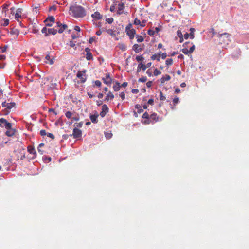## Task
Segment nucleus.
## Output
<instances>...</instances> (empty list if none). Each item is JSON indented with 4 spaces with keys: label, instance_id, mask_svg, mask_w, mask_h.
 <instances>
[{
    "label": "nucleus",
    "instance_id": "nucleus-1",
    "mask_svg": "<svg viewBox=\"0 0 249 249\" xmlns=\"http://www.w3.org/2000/svg\"><path fill=\"white\" fill-rule=\"evenodd\" d=\"M70 14L75 18H82L86 15L85 9L80 5H73L70 7Z\"/></svg>",
    "mask_w": 249,
    "mask_h": 249
},
{
    "label": "nucleus",
    "instance_id": "nucleus-2",
    "mask_svg": "<svg viewBox=\"0 0 249 249\" xmlns=\"http://www.w3.org/2000/svg\"><path fill=\"white\" fill-rule=\"evenodd\" d=\"M183 48L181 50V52L186 55L192 53L195 49V46L192 42H186L183 45Z\"/></svg>",
    "mask_w": 249,
    "mask_h": 249
},
{
    "label": "nucleus",
    "instance_id": "nucleus-3",
    "mask_svg": "<svg viewBox=\"0 0 249 249\" xmlns=\"http://www.w3.org/2000/svg\"><path fill=\"white\" fill-rule=\"evenodd\" d=\"M219 42L221 44H228L231 42V36L227 33L219 35Z\"/></svg>",
    "mask_w": 249,
    "mask_h": 249
},
{
    "label": "nucleus",
    "instance_id": "nucleus-4",
    "mask_svg": "<svg viewBox=\"0 0 249 249\" xmlns=\"http://www.w3.org/2000/svg\"><path fill=\"white\" fill-rule=\"evenodd\" d=\"M125 32L130 39H133L134 38L136 31L134 29L132 28V24L131 23L128 24L126 27Z\"/></svg>",
    "mask_w": 249,
    "mask_h": 249
},
{
    "label": "nucleus",
    "instance_id": "nucleus-5",
    "mask_svg": "<svg viewBox=\"0 0 249 249\" xmlns=\"http://www.w3.org/2000/svg\"><path fill=\"white\" fill-rule=\"evenodd\" d=\"M14 153L15 154L16 160L17 161L22 160L25 158V154L23 153L20 149L15 150Z\"/></svg>",
    "mask_w": 249,
    "mask_h": 249
},
{
    "label": "nucleus",
    "instance_id": "nucleus-6",
    "mask_svg": "<svg viewBox=\"0 0 249 249\" xmlns=\"http://www.w3.org/2000/svg\"><path fill=\"white\" fill-rule=\"evenodd\" d=\"M16 104L14 102L7 103V107L2 111V114L4 115H8L12 108L15 107Z\"/></svg>",
    "mask_w": 249,
    "mask_h": 249
},
{
    "label": "nucleus",
    "instance_id": "nucleus-7",
    "mask_svg": "<svg viewBox=\"0 0 249 249\" xmlns=\"http://www.w3.org/2000/svg\"><path fill=\"white\" fill-rule=\"evenodd\" d=\"M67 27L68 26L66 24H62L59 21L56 22V25L55 26V28H59L58 30L59 33H62Z\"/></svg>",
    "mask_w": 249,
    "mask_h": 249
},
{
    "label": "nucleus",
    "instance_id": "nucleus-8",
    "mask_svg": "<svg viewBox=\"0 0 249 249\" xmlns=\"http://www.w3.org/2000/svg\"><path fill=\"white\" fill-rule=\"evenodd\" d=\"M86 71H79L77 73V77L80 80V82L83 83L86 80V75L84 74L85 73Z\"/></svg>",
    "mask_w": 249,
    "mask_h": 249
},
{
    "label": "nucleus",
    "instance_id": "nucleus-9",
    "mask_svg": "<svg viewBox=\"0 0 249 249\" xmlns=\"http://www.w3.org/2000/svg\"><path fill=\"white\" fill-rule=\"evenodd\" d=\"M9 34L13 37L14 38H17L19 34V31L18 29L13 27L10 29Z\"/></svg>",
    "mask_w": 249,
    "mask_h": 249
},
{
    "label": "nucleus",
    "instance_id": "nucleus-10",
    "mask_svg": "<svg viewBox=\"0 0 249 249\" xmlns=\"http://www.w3.org/2000/svg\"><path fill=\"white\" fill-rule=\"evenodd\" d=\"M46 26L51 27L55 22V18L53 16L48 17L44 21Z\"/></svg>",
    "mask_w": 249,
    "mask_h": 249
},
{
    "label": "nucleus",
    "instance_id": "nucleus-11",
    "mask_svg": "<svg viewBox=\"0 0 249 249\" xmlns=\"http://www.w3.org/2000/svg\"><path fill=\"white\" fill-rule=\"evenodd\" d=\"M71 136H73L74 138H79L82 136V131L75 127L73 129V133Z\"/></svg>",
    "mask_w": 249,
    "mask_h": 249
},
{
    "label": "nucleus",
    "instance_id": "nucleus-12",
    "mask_svg": "<svg viewBox=\"0 0 249 249\" xmlns=\"http://www.w3.org/2000/svg\"><path fill=\"white\" fill-rule=\"evenodd\" d=\"M102 80L105 84L107 85H110L112 82V79L110 77L109 73L107 74L105 77L102 78Z\"/></svg>",
    "mask_w": 249,
    "mask_h": 249
},
{
    "label": "nucleus",
    "instance_id": "nucleus-13",
    "mask_svg": "<svg viewBox=\"0 0 249 249\" xmlns=\"http://www.w3.org/2000/svg\"><path fill=\"white\" fill-rule=\"evenodd\" d=\"M151 65V62L148 63L146 65L143 64L142 63H140V64H139V65L138 66L137 71L138 72H140L141 71V67H143V71H145L147 68L150 67Z\"/></svg>",
    "mask_w": 249,
    "mask_h": 249
},
{
    "label": "nucleus",
    "instance_id": "nucleus-14",
    "mask_svg": "<svg viewBox=\"0 0 249 249\" xmlns=\"http://www.w3.org/2000/svg\"><path fill=\"white\" fill-rule=\"evenodd\" d=\"M0 123L3 125V127L5 128H10L12 127V124L7 122V121L3 118L0 119Z\"/></svg>",
    "mask_w": 249,
    "mask_h": 249
},
{
    "label": "nucleus",
    "instance_id": "nucleus-15",
    "mask_svg": "<svg viewBox=\"0 0 249 249\" xmlns=\"http://www.w3.org/2000/svg\"><path fill=\"white\" fill-rule=\"evenodd\" d=\"M109 111V109L107 105L104 104L102 106V111L100 112V115L102 117H104Z\"/></svg>",
    "mask_w": 249,
    "mask_h": 249
},
{
    "label": "nucleus",
    "instance_id": "nucleus-16",
    "mask_svg": "<svg viewBox=\"0 0 249 249\" xmlns=\"http://www.w3.org/2000/svg\"><path fill=\"white\" fill-rule=\"evenodd\" d=\"M91 16L95 20H100L103 18V15L98 11L95 12Z\"/></svg>",
    "mask_w": 249,
    "mask_h": 249
},
{
    "label": "nucleus",
    "instance_id": "nucleus-17",
    "mask_svg": "<svg viewBox=\"0 0 249 249\" xmlns=\"http://www.w3.org/2000/svg\"><path fill=\"white\" fill-rule=\"evenodd\" d=\"M124 8V3L121 2L119 3L117 7V13L119 15L122 14L123 13V9Z\"/></svg>",
    "mask_w": 249,
    "mask_h": 249
},
{
    "label": "nucleus",
    "instance_id": "nucleus-18",
    "mask_svg": "<svg viewBox=\"0 0 249 249\" xmlns=\"http://www.w3.org/2000/svg\"><path fill=\"white\" fill-rule=\"evenodd\" d=\"M149 119L150 121H148V123H149L150 122L153 123L157 122L158 121L159 118L156 113H153L150 115Z\"/></svg>",
    "mask_w": 249,
    "mask_h": 249
},
{
    "label": "nucleus",
    "instance_id": "nucleus-19",
    "mask_svg": "<svg viewBox=\"0 0 249 249\" xmlns=\"http://www.w3.org/2000/svg\"><path fill=\"white\" fill-rule=\"evenodd\" d=\"M85 51L86 52V58L87 60H90L93 59V55L90 52V49L89 48H86Z\"/></svg>",
    "mask_w": 249,
    "mask_h": 249
},
{
    "label": "nucleus",
    "instance_id": "nucleus-20",
    "mask_svg": "<svg viewBox=\"0 0 249 249\" xmlns=\"http://www.w3.org/2000/svg\"><path fill=\"white\" fill-rule=\"evenodd\" d=\"M51 80V81L53 80V78L52 77H44L42 79V81H41V83L42 84H44V85H46V84H47V86L48 87H51V86H52L53 85L52 84L51 85H50L49 84H48V82H49V81Z\"/></svg>",
    "mask_w": 249,
    "mask_h": 249
},
{
    "label": "nucleus",
    "instance_id": "nucleus-21",
    "mask_svg": "<svg viewBox=\"0 0 249 249\" xmlns=\"http://www.w3.org/2000/svg\"><path fill=\"white\" fill-rule=\"evenodd\" d=\"M7 131L5 132L6 135L7 136H13L16 132L15 129L12 128V127L10 128H6Z\"/></svg>",
    "mask_w": 249,
    "mask_h": 249
},
{
    "label": "nucleus",
    "instance_id": "nucleus-22",
    "mask_svg": "<svg viewBox=\"0 0 249 249\" xmlns=\"http://www.w3.org/2000/svg\"><path fill=\"white\" fill-rule=\"evenodd\" d=\"M161 51H160L158 53L152 55L151 59L153 60H157L158 61H160L161 57Z\"/></svg>",
    "mask_w": 249,
    "mask_h": 249
},
{
    "label": "nucleus",
    "instance_id": "nucleus-23",
    "mask_svg": "<svg viewBox=\"0 0 249 249\" xmlns=\"http://www.w3.org/2000/svg\"><path fill=\"white\" fill-rule=\"evenodd\" d=\"M132 49L136 53H139L142 50L141 46L138 44H135L133 46Z\"/></svg>",
    "mask_w": 249,
    "mask_h": 249
},
{
    "label": "nucleus",
    "instance_id": "nucleus-24",
    "mask_svg": "<svg viewBox=\"0 0 249 249\" xmlns=\"http://www.w3.org/2000/svg\"><path fill=\"white\" fill-rule=\"evenodd\" d=\"M45 59L46 60V61H45V63L49 64L50 65H52L54 63L53 58H51V56H50L49 54H48L46 55Z\"/></svg>",
    "mask_w": 249,
    "mask_h": 249
},
{
    "label": "nucleus",
    "instance_id": "nucleus-25",
    "mask_svg": "<svg viewBox=\"0 0 249 249\" xmlns=\"http://www.w3.org/2000/svg\"><path fill=\"white\" fill-rule=\"evenodd\" d=\"M22 9L18 8V9L17 10L16 13L15 14V18L18 21H19V20H18V18H20L21 17V14L22 13Z\"/></svg>",
    "mask_w": 249,
    "mask_h": 249
},
{
    "label": "nucleus",
    "instance_id": "nucleus-26",
    "mask_svg": "<svg viewBox=\"0 0 249 249\" xmlns=\"http://www.w3.org/2000/svg\"><path fill=\"white\" fill-rule=\"evenodd\" d=\"M120 88H121L120 83L118 81L115 82V84L113 86V90L115 91H118L120 90Z\"/></svg>",
    "mask_w": 249,
    "mask_h": 249
},
{
    "label": "nucleus",
    "instance_id": "nucleus-27",
    "mask_svg": "<svg viewBox=\"0 0 249 249\" xmlns=\"http://www.w3.org/2000/svg\"><path fill=\"white\" fill-rule=\"evenodd\" d=\"M99 116L98 114H93L90 116V119L93 123H97L98 122L97 118Z\"/></svg>",
    "mask_w": 249,
    "mask_h": 249
},
{
    "label": "nucleus",
    "instance_id": "nucleus-28",
    "mask_svg": "<svg viewBox=\"0 0 249 249\" xmlns=\"http://www.w3.org/2000/svg\"><path fill=\"white\" fill-rule=\"evenodd\" d=\"M114 96L113 93L109 91L106 95V98L105 99V101H108L109 100H112L114 98Z\"/></svg>",
    "mask_w": 249,
    "mask_h": 249
},
{
    "label": "nucleus",
    "instance_id": "nucleus-29",
    "mask_svg": "<svg viewBox=\"0 0 249 249\" xmlns=\"http://www.w3.org/2000/svg\"><path fill=\"white\" fill-rule=\"evenodd\" d=\"M48 32L49 35L51 34L53 35H55L57 32V29L56 28H50L48 30Z\"/></svg>",
    "mask_w": 249,
    "mask_h": 249
},
{
    "label": "nucleus",
    "instance_id": "nucleus-30",
    "mask_svg": "<svg viewBox=\"0 0 249 249\" xmlns=\"http://www.w3.org/2000/svg\"><path fill=\"white\" fill-rule=\"evenodd\" d=\"M170 79H171V77H170V75H166L165 76L162 77L160 79V81H161V83L163 84V83H165V81H167L170 80Z\"/></svg>",
    "mask_w": 249,
    "mask_h": 249
},
{
    "label": "nucleus",
    "instance_id": "nucleus-31",
    "mask_svg": "<svg viewBox=\"0 0 249 249\" xmlns=\"http://www.w3.org/2000/svg\"><path fill=\"white\" fill-rule=\"evenodd\" d=\"M27 149L28 152H29L30 154H36V152L34 147L32 146H28Z\"/></svg>",
    "mask_w": 249,
    "mask_h": 249
},
{
    "label": "nucleus",
    "instance_id": "nucleus-32",
    "mask_svg": "<svg viewBox=\"0 0 249 249\" xmlns=\"http://www.w3.org/2000/svg\"><path fill=\"white\" fill-rule=\"evenodd\" d=\"M189 31H190V34H189L190 36V38L193 39L195 37L194 32L195 31V29L193 28H191L190 29Z\"/></svg>",
    "mask_w": 249,
    "mask_h": 249
},
{
    "label": "nucleus",
    "instance_id": "nucleus-33",
    "mask_svg": "<svg viewBox=\"0 0 249 249\" xmlns=\"http://www.w3.org/2000/svg\"><path fill=\"white\" fill-rule=\"evenodd\" d=\"M118 47L122 51H125L126 49V46L124 43H119Z\"/></svg>",
    "mask_w": 249,
    "mask_h": 249
},
{
    "label": "nucleus",
    "instance_id": "nucleus-34",
    "mask_svg": "<svg viewBox=\"0 0 249 249\" xmlns=\"http://www.w3.org/2000/svg\"><path fill=\"white\" fill-rule=\"evenodd\" d=\"M134 24L136 25H140L142 27H144L145 25V24H142L141 21L137 18L135 19Z\"/></svg>",
    "mask_w": 249,
    "mask_h": 249
},
{
    "label": "nucleus",
    "instance_id": "nucleus-35",
    "mask_svg": "<svg viewBox=\"0 0 249 249\" xmlns=\"http://www.w3.org/2000/svg\"><path fill=\"white\" fill-rule=\"evenodd\" d=\"M135 108L138 109V112L139 113H141L143 111V109L142 108V107L140 105L137 104L135 105Z\"/></svg>",
    "mask_w": 249,
    "mask_h": 249
},
{
    "label": "nucleus",
    "instance_id": "nucleus-36",
    "mask_svg": "<svg viewBox=\"0 0 249 249\" xmlns=\"http://www.w3.org/2000/svg\"><path fill=\"white\" fill-rule=\"evenodd\" d=\"M137 41L138 42H142L143 41L144 38L142 36L137 35L136 36Z\"/></svg>",
    "mask_w": 249,
    "mask_h": 249
},
{
    "label": "nucleus",
    "instance_id": "nucleus-37",
    "mask_svg": "<svg viewBox=\"0 0 249 249\" xmlns=\"http://www.w3.org/2000/svg\"><path fill=\"white\" fill-rule=\"evenodd\" d=\"M48 30V29H47L46 27H44L42 28L41 30L42 33L44 34L46 36L49 35Z\"/></svg>",
    "mask_w": 249,
    "mask_h": 249
},
{
    "label": "nucleus",
    "instance_id": "nucleus-38",
    "mask_svg": "<svg viewBox=\"0 0 249 249\" xmlns=\"http://www.w3.org/2000/svg\"><path fill=\"white\" fill-rule=\"evenodd\" d=\"M105 136L107 139H110L112 136V134L111 132H107L105 133Z\"/></svg>",
    "mask_w": 249,
    "mask_h": 249
},
{
    "label": "nucleus",
    "instance_id": "nucleus-39",
    "mask_svg": "<svg viewBox=\"0 0 249 249\" xmlns=\"http://www.w3.org/2000/svg\"><path fill=\"white\" fill-rule=\"evenodd\" d=\"M173 59L170 58V59H167L166 60V62H165V63H166V65H167V66H169V65H171L173 64Z\"/></svg>",
    "mask_w": 249,
    "mask_h": 249
},
{
    "label": "nucleus",
    "instance_id": "nucleus-40",
    "mask_svg": "<svg viewBox=\"0 0 249 249\" xmlns=\"http://www.w3.org/2000/svg\"><path fill=\"white\" fill-rule=\"evenodd\" d=\"M9 20L8 19H4L3 20V23H1V25L3 26H6L8 25Z\"/></svg>",
    "mask_w": 249,
    "mask_h": 249
},
{
    "label": "nucleus",
    "instance_id": "nucleus-41",
    "mask_svg": "<svg viewBox=\"0 0 249 249\" xmlns=\"http://www.w3.org/2000/svg\"><path fill=\"white\" fill-rule=\"evenodd\" d=\"M72 113L71 111H67L65 113V116L67 118L70 119L72 117Z\"/></svg>",
    "mask_w": 249,
    "mask_h": 249
},
{
    "label": "nucleus",
    "instance_id": "nucleus-42",
    "mask_svg": "<svg viewBox=\"0 0 249 249\" xmlns=\"http://www.w3.org/2000/svg\"><path fill=\"white\" fill-rule=\"evenodd\" d=\"M83 123L82 122H79V123H76L74 124V125L76 127L81 128L83 126Z\"/></svg>",
    "mask_w": 249,
    "mask_h": 249
},
{
    "label": "nucleus",
    "instance_id": "nucleus-43",
    "mask_svg": "<svg viewBox=\"0 0 249 249\" xmlns=\"http://www.w3.org/2000/svg\"><path fill=\"white\" fill-rule=\"evenodd\" d=\"M154 75L155 76H157L158 75H160L161 73L160 71H159L157 69H155L154 71Z\"/></svg>",
    "mask_w": 249,
    "mask_h": 249
},
{
    "label": "nucleus",
    "instance_id": "nucleus-44",
    "mask_svg": "<svg viewBox=\"0 0 249 249\" xmlns=\"http://www.w3.org/2000/svg\"><path fill=\"white\" fill-rule=\"evenodd\" d=\"M166 99L165 97L163 95L162 92L160 91V99L161 101H164Z\"/></svg>",
    "mask_w": 249,
    "mask_h": 249
},
{
    "label": "nucleus",
    "instance_id": "nucleus-45",
    "mask_svg": "<svg viewBox=\"0 0 249 249\" xmlns=\"http://www.w3.org/2000/svg\"><path fill=\"white\" fill-rule=\"evenodd\" d=\"M142 117L144 119H148L150 118V115H149V114L147 112H146L143 114Z\"/></svg>",
    "mask_w": 249,
    "mask_h": 249
},
{
    "label": "nucleus",
    "instance_id": "nucleus-46",
    "mask_svg": "<svg viewBox=\"0 0 249 249\" xmlns=\"http://www.w3.org/2000/svg\"><path fill=\"white\" fill-rule=\"evenodd\" d=\"M147 34L149 35L152 36H153L155 33L153 29H149L147 31Z\"/></svg>",
    "mask_w": 249,
    "mask_h": 249
},
{
    "label": "nucleus",
    "instance_id": "nucleus-47",
    "mask_svg": "<svg viewBox=\"0 0 249 249\" xmlns=\"http://www.w3.org/2000/svg\"><path fill=\"white\" fill-rule=\"evenodd\" d=\"M8 7V5L7 4H4L2 5V12H4V13H6V11L7 9V8Z\"/></svg>",
    "mask_w": 249,
    "mask_h": 249
},
{
    "label": "nucleus",
    "instance_id": "nucleus-48",
    "mask_svg": "<svg viewBox=\"0 0 249 249\" xmlns=\"http://www.w3.org/2000/svg\"><path fill=\"white\" fill-rule=\"evenodd\" d=\"M143 57L142 56H137L136 57V59L137 61H142L143 60Z\"/></svg>",
    "mask_w": 249,
    "mask_h": 249
},
{
    "label": "nucleus",
    "instance_id": "nucleus-49",
    "mask_svg": "<svg viewBox=\"0 0 249 249\" xmlns=\"http://www.w3.org/2000/svg\"><path fill=\"white\" fill-rule=\"evenodd\" d=\"M113 20H114V19H113V18H107V19H106V21L107 23H109V24L112 23L113 22Z\"/></svg>",
    "mask_w": 249,
    "mask_h": 249
},
{
    "label": "nucleus",
    "instance_id": "nucleus-50",
    "mask_svg": "<svg viewBox=\"0 0 249 249\" xmlns=\"http://www.w3.org/2000/svg\"><path fill=\"white\" fill-rule=\"evenodd\" d=\"M94 83H95V85L96 86H97V87H101V86L102 83H101V81H99V80H96V81L94 82Z\"/></svg>",
    "mask_w": 249,
    "mask_h": 249
},
{
    "label": "nucleus",
    "instance_id": "nucleus-51",
    "mask_svg": "<svg viewBox=\"0 0 249 249\" xmlns=\"http://www.w3.org/2000/svg\"><path fill=\"white\" fill-rule=\"evenodd\" d=\"M177 36H178V37L183 36L181 30H178L177 31Z\"/></svg>",
    "mask_w": 249,
    "mask_h": 249
},
{
    "label": "nucleus",
    "instance_id": "nucleus-52",
    "mask_svg": "<svg viewBox=\"0 0 249 249\" xmlns=\"http://www.w3.org/2000/svg\"><path fill=\"white\" fill-rule=\"evenodd\" d=\"M47 133L46 132V131L45 130H41L40 131V135L42 136H44L46 135H47Z\"/></svg>",
    "mask_w": 249,
    "mask_h": 249
},
{
    "label": "nucleus",
    "instance_id": "nucleus-53",
    "mask_svg": "<svg viewBox=\"0 0 249 249\" xmlns=\"http://www.w3.org/2000/svg\"><path fill=\"white\" fill-rule=\"evenodd\" d=\"M173 103L174 105H176L177 104H178L179 102V98L178 97H176L173 99Z\"/></svg>",
    "mask_w": 249,
    "mask_h": 249
},
{
    "label": "nucleus",
    "instance_id": "nucleus-54",
    "mask_svg": "<svg viewBox=\"0 0 249 249\" xmlns=\"http://www.w3.org/2000/svg\"><path fill=\"white\" fill-rule=\"evenodd\" d=\"M47 136L51 138L53 140L55 138V136L53 134L51 133H48L47 134Z\"/></svg>",
    "mask_w": 249,
    "mask_h": 249
},
{
    "label": "nucleus",
    "instance_id": "nucleus-55",
    "mask_svg": "<svg viewBox=\"0 0 249 249\" xmlns=\"http://www.w3.org/2000/svg\"><path fill=\"white\" fill-rule=\"evenodd\" d=\"M147 80V78L145 77H142L139 79V82H145Z\"/></svg>",
    "mask_w": 249,
    "mask_h": 249
},
{
    "label": "nucleus",
    "instance_id": "nucleus-56",
    "mask_svg": "<svg viewBox=\"0 0 249 249\" xmlns=\"http://www.w3.org/2000/svg\"><path fill=\"white\" fill-rule=\"evenodd\" d=\"M120 96L121 99L123 100L125 99V93L124 92H122L120 93Z\"/></svg>",
    "mask_w": 249,
    "mask_h": 249
},
{
    "label": "nucleus",
    "instance_id": "nucleus-57",
    "mask_svg": "<svg viewBox=\"0 0 249 249\" xmlns=\"http://www.w3.org/2000/svg\"><path fill=\"white\" fill-rule=\"evenodd\" d=\"M167 56V55L165 53H162V54L161 53V57L163 59H165L166 58Z\"/></svg>",
    "mask_w": 249,
    "mask_h": 249
},
{
    "label": "nucleus",
    "instance_id": "nucleus-58",
    "mask_svg": "<svg viewBox=\"0 0 249 249\" xmlns=\"http://www.w3.org/2000/svg\"><path fill=\"white\" fill-rule=\"evenodd\" d=\"M69 45L71 47H74L75 45L74 42L72 41H70L69 42Z\"/></svg>",
    "mask_w": 249,
    "mask_h": 249
},
{
    "label": "nucleus",
    "instance_id": "nucleus-59",
    "mask_svg": "<svg viewBox=\"0 0 249 249\" xmlns=\"http://www.w3.org/2000/svg\"><path fill=\"white\" fill-rule=\"evenodd\" d=\"M153 30L154 31L155 33H158L160 30V29L159 27H155Z\"/></svg>",
    "mask_w": 249,
    "mask_h": 249
},
{
    "label": "nucleus",
    "instance_id": "nucleus-60",
    "mask_svg": "<svg viewBox=\"0 0 249 249\" xmlns=\"http://www.w3.org/2000/svg\"><path fill=\"white\" fill-rule=\"evenodd\" d=\"M71 119L72 121H78L79 120V116H75V117H71Z\"/></svg>",
    "mask_w": 249,
    "mask_h": 249
},
{
    "label": "nucleus",
    "instance_id": "nucleus-61",
    "mask_svg": "<svg viewBox=\"0 0 249 249\" xmlns=\"http://www.w3.org/2000/svg\"><path fill=\"white\" fill-rule=\"evenodd\" d=\"M56 9V7L54 5H53L52 6H51L50 8H49V10L50 11H52V10H53V11H55V10Z\"/></svg>",
    "mask_w": 249,
    "mask_h": 249
},
{
    "label": "nucleus",
    "instance_id": "nucleus-62",
    "mask_svg": "<svg viewBox=\"0 0 249 249\" xmlns=\"http://www.w3.org/2000/svg\"><path fill=\"white\" fill-rule=\"evenodd\" d=\"M6 49H7V46H4L3 47H1V52L2 53L5 52L6 51Z\"/></svg>",
    "mask_w": 249,
    "mask_h": 249
},
{
    "label": "nucleus",
    "instance_id": "nucleus-63",
    "mask_svg": "<svg viewBox=\"0 0 249 249\" xmlns=\"http://www.w3.org/2000/svg\"><path fill=\"white\" fill-rule=\"evenodd\" d=\"M115 10V6L114 5H111L110 7V11L111 12H114Z\"/></svg>",
    "mask_w": 249,
    "mask_h": 249
},
{
    "label": "nucleus",
    "instance_id": "nucleus-64",
    "mask_svg": "<svg viewBox=\"0 0 249 249\" xmlns=\"http://www.w3.org/2000/svg\"><path fill=\"white\" fill-rule=\"evenodd\" d=\"M152 84V81H148V82H147L146 83V86L148 88H150Z\"/></svg>",
    "mask_w": 249,
    "mask_h": 249
}]
</instances>
